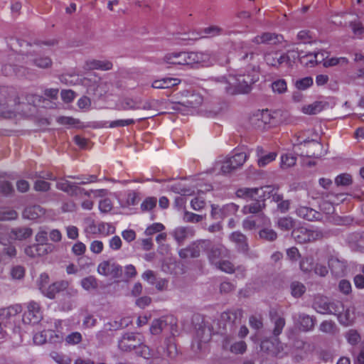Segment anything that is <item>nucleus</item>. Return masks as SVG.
Wrapping results in <instances>:
<instances>
[{
	"mask_svg": "<svg viewBox=\"0 0 364 364\" xmlns=\"http://www.w3.org/2000/svg\"><path fill=\"white\" fill-rule=\"evenodd\" d=\"M259 77L258 67L253 65L248 67L245 72L237 71L235 74H230L228 77H216L215 81L224 85V89L228 94L236 95L249 92L251 86Z\"/></svg>",
	"mask_w": 364,
	"mask_h": 364,
	"instance_id": "obj_1",
	"label": "nucleus"
},
{
	"mask_svg": "<svg viewBox=\"0 0 364 364\" xmlns=\"http://www.w3.org/2000/svg\"><path fill=\"white\" fill-rule=\"evenodd\" d=\"M163 60L168 65H178L200 64L208 66L212 63L209 52H173L167 53Z\"/></svg>",
	"mask_w": 364,
	"mask_h": 364,
	"instance_id": "obj_2",
	"label": "nucleus"
},
{
	"mask_svg": "<svg viewBox=\"0 0 364 364\" xmlns=\"http://www.w3.org/2000/svg\"><path fill=\"white\" fill-rule=\"evenodd\" d=\"M139 336V334L134 333H125L119 341L118 346L119 349L124 351H130L139 347L141 348V355L144 358H149L151 356L150 349L146 346H141L142 343Z\"/></svg>",
	"mask_w": 364,
	"mask_h": 364,
	"instance_id": "obj_3",
	"label": "nucleus"
},
{
	"mask_svg": "<svg viewBox=\"0 0 364 364\" xmlns=\"http://www.w3.org/2000/svg\"><path fill=\"white\" fill-rule=\"evenodd\" d=\"M22 311L21 304H14L6 308L0 309V321L4 323V327L13 329L16 332L21 328V321H16V318L19 317L18 314Z\"/></svg>",
	"mask_w": 364,
	"mask_h": 364,
	"instance_id": "obj_4",
	"label": "nucleus"
},
{
	"mask_svg": "<svg viewBox=\"0 0 364 364\" xmlns=\"http://www.w3.org/2000/svg\"><path fill=\"white\" fill-rule=\"evenodd\" d=\"M11 90L8 87H0V115L4 118H12L17 106L16 99H11Z\"/></svg>",
	"mask_w": 364,
	"mask_h": 364,
	"instance_id": "obj_5",
	"label": "nucleus"
},
{
	"mask_svg": "<svg viewBox=\"0 0 364 364\" xmlns=\"http://www.w3.org/2000/svg\"><path fill=\"white\" fill-rule=\"evenodd\" d=\"M212 337V329L205 324L200 325L196 329V335L193 338L191 348L195 352L202 351L205 348L206 344L210 341Z\"/></svg>",
	"mask_w": 364,
	"mask_h": 364,
	"instance_id": "obj_6",
	"label": "nucleus"
},
{
	"mask_svg": "<svg viewBox=\"0 0 364 364\" xmlns=\"http://www.w3.org/2000/svg\"><path fill=\"white\" fill-rule=\"evenodd\" d=\"M211 246V241L209 240H202L193 242L188 247L181 249L178 254L183 259L198 257L200 252H206Z\"/></svg>",
	"mask_w": 364,
	"mask_h": 364,
	"instance_id": "obj_7",
	"label": "nucleus"
},
{
	"mask_svg": "<svg viewBox=\"0 0 364 364\" xmlns=\"http://www.w3.org/2000/svg\"><path fill=\"white\" fill-rule=\"evenodd\" d=\"M27 311L22 315L21 323L25 325L38 323L43 318L42 311L38 303L31 301L27 304Z\"/></svg>",
	"mask_w": 364,
	"mask_h": 364,
	"instance_id": "obj_8",
	"label": "nucleus"
},
{
	"mask_svg": "<svg viewBox=\"0 0 364 364\" xmlns=\"http://www.w3.org/2000/svg\"><path fill=\"white\" fill-rule=\"evenodd\" d=\"M64 290H66V292L70 296H75L77 295L76 290L68 289V282L67 281L56 282L48 286L45 284L41 285L42 294L49 299H54L57 293Z\"/></svg>",
	"mask_w": 364,
	"mask_h": 364,
	"instance_id": "obj_9",
	"label": "nucleus"
},
{
	"mask_svg": "<svg viewBox=\"0 0 364 364\" xmlns=\"http://www.w3.org/2000/svg\"><path fill=\"white\" fill-rule=\"evenodd\" d=\"M175 325L172 317L155 319L151 323L150 331L153 335H158L162 332H168L173 335Z\"/></svg>",
	"mask_w": 364,
	"mask_h": 364,
	"instance_id": "obj_10",
	"label": "nucleus"
},
{
	"mask_svg": "<svg viewBox=\"0 0 364 364\" xmlns=\"http://www.w3.org/2000/svg\"><path fill=\"white\" fill-rule=\"evenodd\" d=\"M260 348L262 351L271 355L277 357H282L283 355L284 346L277 338L263 340L261 342Z\"/></svg>",
	"mask_w": 364,
	"mask_h": 364,
	"instance_id": "obj_11",
	"label": "nucleus"
},
{
	"mask_svg": "<svg viewBox=\"0 0 364 364\" xmlns=\"http://www.w3.org/2000/svg\"><path fill=\"white\" fill-rule=\"evenodd\" d=\"M97 272L100 274L117 279L122 275V268L114 262L103 261L99 264Z\"/></svg>",
	"mask_w": 364,
	"mask_h": 364,
	"instance_id": "obj_12",
	"label": "nucleus"
},
{
	"mask_svg": "<svg viewBox=\"0 0 364 364\" xmlns=\"http://www.w3.org/2000/svg\"><path fill=\"white\" fill-rule=\"evenodd\" d=\"M16 43L19 45L20 47H23V45L26 46L32 47V50L29 51V53L26 55V58L29 59L30 61L33 62V63L39 68H46L51 65L52 61L48 57H38L33 58L31 52H37L38 48V45L36 44L35 46H31L28 43L24 41L16 40Z\"/></svg>",
	"mask_w": 364,
	"mask_h": 364,
	"instance_id": "obj_13",
	"label": "nucleus"
},
{
	"mask_svg": "<svg viewBox=\"0 0 364 364\" xmlns=\"http://www.w3.org/2000/svg\"><path fill=\"white\" fill-rule=\"evenodd\" d=\"M273 191L274 188L270 186L255 188H243L238 189L236 192V194L238 197L243 198H254L256 196H259V198L262 196L265 198L266 193L268 194V197H270V194Z\"/></svg>",
	"mask_w": 364,
	"mask_h": 364,
	"instance_id": "obj_14",
	"label": "nucleus"
},
{
	"mask_svg": "<svg viewBox=\"0 0 364 364\" xmlns=\"http://www.w3.org/2000/svg\"><path fill=\"white\" fill-rule=\"evenodd\" d=\"M210 263L217 265L221 260L229 257V251L222 245H213L207 251Z\"/></svg>",
	"mask_w": 364,
	"mask_h": 364,
	"instance_id": "obj_15",
	"label": "nucleus"
},
{
	"mask_svg": "<svg viewBox=\"0 0 364 364\" xmlns=\"http://www.w3.org/2000/svg\"><path fill=\"white\" fill-rule=\"evenodd\" d=\"M343 309V304L338 301H327L320 297V314L338 316Z\"/></svg>",
	"mask_w": 364,
	"mask_h": 364,
	"instance_id": "obj_16",
	"label": "nucleus"
},
{
	"mask_svg": "<svg viewBox=\"0 0 364 364\" xmlns=\"http://www.w3.org/2000/svg\"><path fill=\"white\" fill-rule=\"evenodd\" d=\"M297 143L294 144L293 150L294 152L297 154L300 155L301 152H299V150H301V151L306 152L307 150L314 151V155L316 154V151L318 149V141L316 138H311L306 137L302 140H297Z\"/></svg>",
	"mask_w": 364,
	"mask_h": 364,
	"instance_id": "obj_17",
	"label": "nucleus"
},
{
	"mask_svg": "<svg viewBox=\"0 0 364 364\" xmlns=\"http://www.w3.org/2000/svg\"><path fill=\"white\" fill-rule=\"evenodd\" d=\"M241 316L240 311H227L221 314L219 323L223 324V328L227 331L228 328L231 331L233 324Z\"/></svg>",
	"mask_w": 364,
	"mask_h": 364,
	"instance_id": "obj_18",
	"label": "nucleus"
},
{
	"mask_svg": "<svg viewBox=\"0 0 364 364\" xmlns=\"http://www.w3.org/2000/svg\"><path fill=\"white\" fill-rule=\"evenodd\" d=\"M223 348L235 354H243L247 350V345L243 341L232 343V338L226 336L223 341Z\"/></svg>",
	"mask_w": 364,
	"mask_h": 364,
	"instance_id": "obj_19",
	"label": "nucleus"
},
{
	"mask_svg": "<svg viewBox=\"0 0 364 364\" xmlns=\"http://www.w3.org/2000/svg\"><path fill=\"white\" fill-rule=\"evenodd\" d=\"M292 57L294 58H297L300 62V63L306 67H314L316 63V58H317V53H304L303 51L301 52H294L292 51Z\"/></svg>",
	"mask_w": 364,
	"mask_h": 364,
	"instance_id": "obj_20",
	"label": "nucleus"
},
{
	"mask_svg": "<svg viewBox=\"0 0 364 364\" xmlns=\"http://www.w3.org/2000/svg\"><path fill=\"white\" fill-rule=\"evenodd\" d=\"M257 164L259 166L264 167L276 159L277 156L274 151L269 152L262 146H257L256 149Z\"/></svg>",
	"mask_w": 364,
	"mask_h": 364,
	"instance_id": "obj_21",
	"label": "nucleus"
},
{
	"mask_svg": "<svg viewBox=\"0 0 364 364\" xmlns=\"http://www.w3.org/2000/svg\"><path fill=\"white\" fill-rule=\"evenodd\" d=\"M112 67V63L107 60H89L84 65V69L86 70H100L107 71L111 70Z\"/></svg>",
	"mask_w": 364,
	"mask_h": 364,
	"instance_id": "obj_22",
	"label": "nucleus"
},
{
	"mask_svg": "<svg viewBox=\"0 0 364 364\" xmlns=\"http://www.w3.org/2000/svg\"><path fill=\"white\" fill-rule=\"evenodd\" d=\"M269 317L271 322L274 324L273 335L277 337L282 332L285 326V319L274 309L270 310Z\"/></svg>",
	"mask_w": 364,
	"mask_h": 364,
	"instance_id": "obj_23",
	"label": "nucleus"
},
{
	"mask_svg": "<svg viewBox=\"0 0 364 364\" xmlns=\"http://www.w3.org/2000/svg\"><path fill=\"white\" fill-rule=\"evenodd\" d=\"M194 234L195 230L191 227H178L176 228L173 232L174 239L180 245L188 237H193Z\"/></svg>",
	"mask_w": 364,
	"mask_h": 364,
	"instance_id": "obj_24",
	"label": "nucleus"
},
{
	"mask_svg": "<svg viewBox=\"0 0 364 364\" xmlns=\"http://www.w3.org/2000/svg\"><path fill=\"white\" fill-rule=\"evenodd\" d=\"M283 39L282 36L273 33H264L261 36H257L254 38L253 42L255 43H267V44H276L279 43Z\"/></svg>",
	"mask_w": 364,
	"mask_h": 364,
	"instance_id": "obj_25",
	"label": "nucleus"
},
{
	"mask_svg": "<svg viewBox=\"0 0 364 364\" xmlns=\"http://www.w3.org/2000/svg\"><path fill=\"white\" fill-rule=\"evenodd\" d=\"M212 186L210 184H206L204 190L199 189L198 196L191 200V206L194 210L199 211L203 209L205 205V201L202 196L205 192L210 191Z\"/></svg>",
	"mask_w": 364,
	"mask_h": 364,
	"instance_id": "obj_26",
	"label": "nucleus"
},
{
	"mask_svg": "<svg viewBox=\"0 0 364 364\" xmlns=\"http://www.w3.org/2000/svg\"><path fill=\"white\" fill-rule=\"evenodd\" d=\"M180 82L181 80L178 78L164 77L153 81L151 87L154 89H168L178 85Z\"/></svg>",
	"mask_w": 364,
	"mask_h": 364,
	"instance_id": "obj_27",
	"label": "nucleus"
},
{
	"mask_svg": "<svg viewBox=\"0 0 364 364\" xmlns=\"http://www.w3.org/2000/svg\"><path fill=\"white\" fill-rule=\"evenodd\" d=\"M296 213L299 217L309 221L316 220L318 218V213L309 206H299Z\"/></svg>",
	"mask_w": 364,
	"mask_h": 364,
	"instance_id": "obj_28",
	"label": "nucleus"
},
{
	"mask_svg": "<svg viewBox=\"0 0 364 364\" xmlns=\"http://www.w3.org/2000/svg\"><path fill=\"white\" fill-rule=\"evenodd\" d=\"M291 235L297 242L306 243L311 240L313 232L306 228H299L294 229Z\"/></svg>",
	"mask_w": 364,
	"mask_h": 364,
	"instance_id": "obj_29",
	"label": "nucleus"
},
{
	"mask_svg": "<svg viewBox=\"0 0 364 364\" xmlns=\"http://www.w3.org/2000/svg\"><path fill=\"white\" fill-rule=\"evenodd\" d=\"M231 241L235 242L239 251L245 252L248 250L247 237L240 232H234L230 235Z\"/></svg>",
	"mask_w": 364,
	"mask_h": 364,
	"instance_id": "obj_30",
	"label": "nucleus"
},
{
	"mask_svg": "<svg viewBox=\"0 0 364 364\" xmlns=\"http://www.w3.org/2000/svg\"><path fill=\"white\" fill-rule=\"evenodd\" d=\"M45 211L41 206L34 205L26 207L23 212V215L28 220H36L43 215Z\"/></svg>",
	"mask_w": 364,
	"mask_h": 364,
	"instance_id": "obj_31",
	"label": "nucleus"
},
{
	"mask_svg": "<svg viewBox=\"0 0 364 364\" xmlns=\"http://www.w3.org/2000/svg\"><path fill=\"white\" fill-rule=\"evenodd\" d=\"M2 73L5 75H10L12 73H15L18 76H27L28 75V68H25L22 65H5L2 68Z\"/></svg>",
	"mask_w": 364,
	"mask_h": 364,
	"instance_id": "obj_32",
	"label": "nucleus"
},
{
	"mask_svg": "<svg viewBox=\"0 0 364 364\" xmlns=\"http://www.w3.org/2000/svg\"><path fill=\"white\" fill-rule=\"evenodd\" d=\"M32 235V230L29 228H14L9 233V237L12 240H22L27 239Z\"/></svg>",
	"mask_w": 364,
	"mask_h": 364,
	"instance_id": "obj_33",
	"label": "nucleus"
},
{
	"mask_svg": "<svg viewBox=\"0 0 364 364\" xmlns=\"http://www.w3.org/2000/svg\"><path fill=\"white\" fill-rule=\"evenodd\" d=\"M62 321L60 320L55 321V326L56 328V331L53 330H46L48 342L50 343H58L63 340V336L61 331L59 330V328L61 326Z\"/></svg>",
	"mask_w": 364,
	"mask_h": 364,
	"instance_id": "obj_34",
	"label": "nucleus"
},
{
	"mask_svg": "<svg viewBox=\"0 0 364 364\" xmlns=\"http://www.w3.org/2000/svg\"><path fill=\"white\" fill-rule=\"evenodd\" d=\"M264 198L260 200H253L250 204L243 207V213H258L262 208H264Z\"/></svg>",
	"mask_w": 364,
	"mask_h": 364,
	"instance_id": "obj_35",
	"label": "nucleus"
},
{
	"mask_svg": "<svg viewBox=\"0 0 364 364\" xmlns=\"http://www.w3.org/2000/svg\"><path fill=\"white\" fill-rule=\"evenodd\" d=\"M300 155L303 156V166L311 168L317 165L318 159L314 155V151L307 150L306 152L301 151Z\"/></svg>",
	"mask_w": 364,
	"mask_h": 364,
	"instance_id": "obj_36",
	"label": "nucleus"
},
{
	"mask_svg": "<svg viewBox=\"0 0 364 364\" xmlns=\"http://www.w3.org/2000/svg\"><path fill=\"white\" fill-rule=\"evenodd\" d=\"M165 348L164 349V354L169 358H173L177 354L176 346L174 343L173 336L167 337L164 341Z\"/></svg>",
	"mask_w": 364,
	"mask_h": 364,
	"instance_id": "obj_37",
	"label": "nucleus"
},
{
	"mask_svg": "<svg viewBox=\"0 0 364 364\" xmlns=\"http://www.w3.org/2000/svg\"><path fill=\"white\" fill-rule=\"evenodd\" d=\"M320 55H321L323 57H324V54L321 53L320 50ZM348 63V60L345 57H341V58H328L327 57L323 58L322 60V64L323 67L328 68L335 66L338 64H347Z\"/></svg>",
	"mask_w": 364,
	"mask_h": 364,
	"instance_id": "obj_38",
	"label": "nucleus"
},
{
	"mask_svg": "<svg viewBox=\"0 0 364 364\" xmlns=\"http://www.w3.org/2000/svg\"><path fill=\"white\" fill-rule=\"evenodd\" d=\"M329 267L332 274L336 277H341L344 274L345 266L344 264L336 259H332L328 263Z\"/></svg>",
	"mask_w": 364,
	"mask_h": 364,
	"instance_id": "obj_39",
	"label": "nucleus"
},
{
	"mask_svg": "<svg viewBox=\"0 0 364 364\" xmlns=\"http://www.w3.org/2000/svg\"><path fill=\"white\" fill-rule=\"evenodd\" d=\"M119 109L122 110L141 109V103L131 98H125L120 102Z\"/></svg>",
	"mask_w": 364,
	"mask_h": 364,
	"instance_id": "obj_40",
	"label": "nucleus"
},
{
	"mask_svg": "<svg viewBox=\"0 0 364 364\" xmlns=\"http://www.w3.org/2000/svg\"><path fill=\"white\" fill-rule=\"evenodd\" d=\"M297 323L299 326V328L304 331L311 330L314 325L312 318L304 314L299 316V318L297 319Z\"/></svg>",
	"mask_w": 364,
	"mask_h": 364,
	"instance_id": "obj_41",
	"label": "nucleus"
},
{
	"mask_svg": "<svg viewBox=\"0 0 364 364\" xmlns=\"http://www.w3.org/2000/svg\"><path fill=\"white\" fill-rule=\"evenodd\" d=\"M313 78L311 77H305L297 79L294 81V85L298 90H306L313 85Z\"/></svg>",
	"mask_w": 364,
	"mask_h": 364,
	"instance_id": "obj_42",
	"label": "nucleus"
},
{
	"mask_svg": "<svg viewBox=\"0 0 364 364\" xmlns=\"http://www.w3.org/2000/svg\"><path fill=\"white\" fill-rule=\"evenodd\" d=\"M259 238L268 242L274 241L277 237V232L271 228H264L259 232Z\"/></svg>",
	"mask_w": 364,
	"mask_h": 364,
	"instance_id": "obj_43",
	"label": "nucleus"
},
{
	"mask_svg": "<svg viewBox=\"0 0 364 364\" xmlns=\"http://www.w3.org/2000/svg\"><path fill=\"white\" fill-rule=\"evenodd\" d=\"M68 178L78 180V183L81 185L89 184L98 181L96 175L68 176Z\"/></svg>",
	"mask_w": 364,
	"mask_h": 364,
	"instance_id": "obj_44",
	"label": "nucleus"
},
{
	"mask_svg": "<svg viewBox=\"0 0 364 364\" xmlns=\"http://www.w3.org/2000/svg\"><path fill=\"white\" fill-rule=\"evenodd\" d=\"M320 331L333 335L338 331L336 323L332 321H323L320 324Z\"/></svg>",
	"mask_w": 364,
	"mask_h": 364,
	"instance_id": "obj_45",
	"label": "nucleus"
},
{
	"mask_svg": "<svg viewBox=\"0 0 364 364\" xmlns=\"http://www.w3.org/2000/svg\"><path fill=\"white\" fill-rule=\"evenodd\" d=\"M353 183L350 174L344 173L337 176L335 178V183L338 186H348Z\"/></svg>",
	"mask_w": 364,
	"mask_h": 364,
	"instance_id": "obj_46",
	"label": "nucleus"
},
{
	"mask_svg": "<svg viewBox=\"0 0 364 364\" xmlns=\"http://www.w3.org/2000/svg\"><path fill=\"white\" fill-rule=\"evenodd\" d=\"M168 188L176 193H178L181 196H189L192 194V191L186 188L181 182H177L168 186Z\"/></svg>",
	"mask_w": 364,
	"mask_h": 364,
	"instance_id": "obj_47",
	"label": "nucleus"
},
{
	"mask_svg": "<svg viewBox=\"0 0 364 364\" xmlns=\"http://www.w3.org/2000/svg\"><path fill=\"white\" fill-rule=\"evenodd\" d=\"M277 225L281 230L288 231L294 228V221L290 217H283L278 219Z\"/></svg>",
	"mask_w": 364,
	"mask_h": 364,
	"instance_id": "obj_48",
	"label": "nucleus"
},
{
	"mask_svg": "<svg viewBox=\"0 0 364 364\" xmlns=\"http://www.w3.org/2000/svg\"><path fill=\"white\" fill-rule=\"evenodd\" d=\"M296 161V158L291 154H284L281 156L280 166L282 168H288L293 166Z\"/></svg>",
	"mask_w": 364,
	"mask_h": 364,
	"instance_id": "obj_49",
	"label": "nucleus"
},
{
	"mask_svg": "<svg viewBox=\"0 0 364 364\" xmlns=\"http://www.w3.org/2000/svg\"><path fill=\"white\" fill-rule=\"evenodd\" d=\"M157 203V199L156 197H147L141 204V210L143 212H148L153 210Z\"/></svg>",
	"mask_w": 364,
	"mask_h": 364,
	"instance_id": "obj_50",
	"label": "nucleus"
},
{
	"mask_svg": "<svg viewBox=\"0 0 364 364\" xmlns=\"http://www.w3.org/2000/svg\"><path fill=\"white\" fill-rule=\"evenodd\" d=\"M272 88L274 92L283 94L287 90V82L284 79L277 80L272 82Z\"/></svg>",
	"mask_w": 364,
	"mask_h": 364,
	"instance_id": "obj_51",
	"label": "nucleus"
},
{
	"mask_svg": "<svg viewBox=\"0 0 364 364\" xmlns=\"http://www.w3.org/2000/svg\"><path fill=\"white\" fill-rule=\"evenodd\" d=\"M210 217L212 219L220 221L225 218V214L223 212V207L220 208L218 205L212 204Z\"/></svg>",
	"mask_w": 364,
	"mask_h": 364,
	"instance_id": "obj_52",
	"label": "nucleus"
},
{
	"mask_svg": "<svg viewBox=\"0 0 364 364\" xmlns=\"http://www.w3.org/2000/svg\"><path fill=\"white\" fill-rule=\"evenodd\" d=\"M105 124H109V125H105L106 127L115 128L119 127H126L130 124H134V120L132 119H117L112 122H105Z\"/></svg>",
	"mask_w": 364,
	"mask_h": 364,
	"instance_id": "obj_53",
	"label": "nucleus"
},
{
	"mask_svg": "<svg viewBox=\"0 0 364 364\" xmlns=\"http://www.w3.org/2000/svg\"><path fill=\"white\" fill-rule=\"evenodd\" d=\"M81 285L87 291L95 289L97 287V279L94 277H87L82 279Z\"/></svg>",
	"mask_w": 364,
	"mask_h": 364,
	"instance_id": "obj_54",
	"label": "nucleus"
},
{
	"mask_svg": "<svg viewBox=\"0 0 364 364\" xmlns=\"http://www.w3.org/2000/svg\"><path fill=\"white\" fill-rule=\"evenodd\" d=\"M139 200V193L134 191H129L127 193L124 204L122 205L125 207L136 205Z\"/></svg>",
	"mask_w": 364,
	"mask_h": 364,
	"instance_id": "obj_55",
	"label": "nucleus"
},
{
	"mask_svg": "<svg viewBox=\"0 0 364 364\" xmlns=\"http://www.w3.org/2000/svg\"><path fill=\"white\" fill-rule=\"evenodd\" d=\"M27 178L33 179V178H41V179H47L50 181H55L56 178L53 176L51 172H35L30 173L26 175Z\"/></svg>",
	"mask_w": 364,
	"mask_h": 364,
	"instance_id": "obj_56",
	"label": "nucleus"
},
{
	"mask_svg": "<svg viewBox=\"0 0 364 364\" xmlns=\"http://www.w3.org/2000/svg\"><path fill=\"white\" fill-rule=\"evenodd\" d=\"M291 294L294 297H300L306 291L305 286L298 282H294L291 284Z\"/></svg>",
	"mask_w": 364,
	"mask_h": 364,
	"instance_id": "obj_57",
	"label": "nucleus"
},
{
	"mask_svg": "<svg viewBox=\"0 0 364 364\" xmlns=\"http://www.w3.org/2000/svg\"><path fill=\"white\" fill-rule=\"evenodd\" d=\"M97 224H95V220L90 218L85 220V231L87 234L96 235L97 234Z\"/></svg>",
	"mask_w": 364,
	"mask_h": 364,
	"instance_id": "obj_58",
	"label": "nucleus"
},
{
	"mask_svg": "<svg viewBox=\"0 0 364 364\" xmlns=\"http://www.w3.org/2000/svg\"><path fill=\"white\" fill-rule=\"evenodd\" d=\"M97 234H102L105 235L112 234L115 231L114 227H113L111 224L103 222L97 224Z\"/></svg>",
	"mask_w": 364,
	"mask_h": 364,
	"instance_id": "obj_59",
	"label": "nucleus"
},
{
	"mask_svg": "<svg viewBox=\"0 0 364 364\" xmlns=\"http://www.w3.org/2000/svg\"><path fill=\"white\" fill-rule=\"evenodd\" d=\"M233 166L237 168L242 166L247 159V154L245 152H239L235 154L232 156L230 157Z\"/></svg>",
	"mask_w": 364,
	"mask_h": 364,
	"instance_id": "obj_60",
	"label": "nucleus"
},
{
	"mask_svg": "<svg viewBox=\"0 0 364 364\" xmlns=\"http://www.w3.org/2000/svg\"><path fill=\"white\" fill-rule=\"evenodd\" d=\"M215 267L228 274H231L235 271L233 264L230 261L227 260L226 258L221 260Z\"/></svg>",
	"mask_w": 364,
	"mask_h": 364,
	"instance_id": "obj_61",
	"label": "nucleus"
},
{
	"mask_svg": "<svg viewBox=\"0 0 364 364\" xmlns=\"http://www.w3.org/2000/svg\"><path fill=\"white\" fill-rule=\"evenodd\" d=\"M290 53L291 52H289L287 53L278 52L276 68H278L282 65H287L288 66H291V60L289 55Z\"/></svg>",
	"mask_w": 364,
	"mask_h": 364,
	"instance_id": "obj_62",
	"label": "nucleus"
},
{
	"mask_svg": "<svg viewBox=\"0 0 364 364\" xmlns=\"http://www.w3.org/2000/svg\"><path fill=\"white\" fill-rule=\"evenodd\" d=\"M220 165V168L222 173H228L231 171L235 169V167L233 166L232 161L230 157L226 158L225 160L221 163L218 162L217 166Z\"/></svg>",
	"mask_w": 364,
	"mask_h": 364,
	"instance_id": "obj_63",
	"label": "nucleus"
},
{
	"mask_svg": "<svg viewBox=\"0 0 364 364\" xmlns=\"http://www.w3.org/2000/svg\"><path fill=\"white\" fill-rule=\"evenodd\" d=\"M50 357L58 364H70L71 363V360L67 355L59 353L58 352H52L50 353Z\"/></svg>",
	"mask_w": 364,
	"mask_h": 364,
	"instance_id": "obj_64",
	"label": "nucleus"
}]
</instances>
